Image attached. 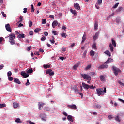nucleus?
Segmentation results:
<instances>
[{"mask_svg": "<svg viewBox=\"0 0 124 124\" xmlns=\"http://www.w3.org/2000/svg\"><path fill=\"white\" fill-rule=\"evenodd\" d=\"M124 10V8L123 7H119L117 10L116 12H121V11H123Z\"/></svg>", "mask_w": 124, "mask_h": 124, "instance_id": "bb28decb", "label": "nucleus"}, {"mask_svg": "<svg viewBox=\"0 0 124 124\" xmlns=\"http://www.w3.org/2000/svg\"><path fill=\"white\" fill-rule=\"evenodd\" d=\"M94 28L95 31H97V28H98V22L97 21L95 22V23L94 24Z\"/></svg>", "mask_w": 124, "mask_h": 124, "instance_id": "aec40b11", "label": "nucleus"}, {"mask_svg": "<svg viewBox=\"0 0 124 124\" xmlns=\"http://www.w3.org/2000/svg\"><path fill=\"white\" fill-rule=\"evenodd\" d=\"M21 75L23 76V78H27V77H29V74L26 73L25 71H22L21 73Z\"/></svg>", "mask_w": 124, "mask_h": 124, "instance_id": "9d476101", "label": "nucleus"}, {"mask_svg": "<svg viewBox=\"0 0 124 124\" xmlns=\"http://www.w3.org/2000/svg\"><path fill=\"white\" fill-rule=\"evenodd\" d=\"M31 46H30L27 48V51L29 52V51H31Z\"/></svg>", "mask_w": 124, "mask_h": 124, "instance_id": "680f3d73", "label": "nucleus"}, {"mask_svg": "<svg viewBox=\"0 0 124 124\" xmlns=\"http://www.w3.org/2000/svg\"><path fill=\"white\" fill-rule=\"evenodd\" d=\"M29 27L31 28V26H32V21L30 20L29 21Z\"/></svg>", "mask_w": 124, "mask_h": 124, "instance_id": "a19ab883", "label": "nucleus"}, {"mask_svg": "<svg viewBox=\"0 0 124 124\" xmlns=\"http://www.w3.org/2000/svg\"><path fill=\"white\" fill-rule=\"evenodd\" d=\"M104 53L106 54V55H107L108 57H111V56H112V53H111L109 50H106L104 52Z\"/></svg>", "mask_w": 124, "mask_h": 124, "instance_id": "412c9836", "label": "nucleus"}, {"mask_svg": "<svg viewBox=\"0 0 124 124\" xmlns=\"http://www.w3.org/2000/svg\"><path fill=\"white\" fill-rule=\"evenodd\" d=\"M29 35H33V31H31L29 32Z\"/></svg>", "mask_w": 124, "mask_h": 124, "instance_id": "e2e57ef3", "label": "nucleus"}, {"mask_svg": "<svg viewBox=\"0 0 124 124\" xmlns=\"http://www.w3.org/2000/svg\"><path fill=\"white\" fill-rule=\"evenodd\" d=\"M78 66H79V63H77L73 66V68L75 70H77V69L78 68Z\"/></svg>", "mask_w": 124, "mask_h": 124, "instance_id": "cd10ccee", "label": "nucleus"}, {"mask_svg": "<svg viewBox=\"0 0 124 124\" xmlns=\"http://www.w3.org/2000/svg\"><path fill=\"white\" fill-rule=\"evenodd\" d=\"M115 121H117V122H119V123L121 122V120L120 119V117H119V116H116L114 118Z\"/></svg>", "mask_w": 124, "mask_h": 124, "instance_id": "f704fd0d", "label": "nucleus"}, {"mask_svg": "<svg viewBox=\"0 0 124 124\" xmlns=\"http://www.w3.org/2000/svg\"><path fill=\"white\" fill-rule=\"evenodd\" d=\"M46 40V37H45V36H43L42 37V38H41V40L42 41H44V40Z\"/></svg>", "mask_w": 124, "mask_h": 124, "instance_id": "8fccbe9b", "label": "nucleus"}, {"mask_svg": "<svg viewBox=\"0 0 124 124\" xmlns=\"http://www.w3.org/2000/svg\"><path fill=\"white\" fill-rule=\"evenodd\" d=\"M26 37V35H25V34H19V35H18L17 38H25Z\"/></svg>", "mask_w": 124, "mask_h": 124, "instance_id": "b1692460", "label": "nucleus"}, {"mask_svg": "<svg viewBox=\"0 0 124 124\" xmlns=\"http://www.w3.org/2000/svg\"><path fill=\"white\" fill-rule=\"evenodd\" d=\"M97 2L98 4H101L102 3V0H98Z\"/></svg>", "mask_w": 124, "mask_h": 124, "instance_id": "bf43d9fd", "label": "nucleus"}, {"mask_svg": "<svg viewBox=\"0 0 124 124\" xmlns=\"http://www.w3.org/2000/svg\"><path fill=\"white\" fill-rule=\"evenodd\" d=\"M46 74H49L50 76H53L55 74V72L53 71L51 69H48L46 70Z\"/></svg>", "mask_w": 124, "mask_h": 124, "instance_id": "423d86ee", "label": "nucleus"}, {"mask_svg": "<svg viewBox=\"0 0 124 124\" xmlns=\"http://www.w3.org/2000/svg\"><path fill=\"white\" fill-rule=\"evenodd\" d=\"M5 27L7 31H9V32H11V31H12V29H11V27H10V25L9 24V23L6 24L5 25Z\"/></svg>", "mask_w": 124, "mask_h": 124, "instance_id": "0eeeda50", "label": "nucleus"}, {"mask_svg": "<svg viewBox=\"0 0 124 124\" xmlns=\"http://www.w3.org/2000/svg\"><path fill=\"white\" fill-rule=\"evenodd\" d=\"M92 49H95V50H96V43L95 42H94L92 45Z\"/></svg>", "mask_w": 124, "mask_h": 124, "instance_id": "7c9ffc66", "label": "nucleus"}, {"mask_svg": "<svg viewBox=\"0 0 124 124\" xmlns=\"http://www.w3.org/2000/svg\"><path fill=\"white\" fill-rule=\"evenodd\" d=\"M70 11H71V13H72V14H74V15H75V16H77V12H76V10L70 9Z\"/></svg>", "mask_w": 124, "mask_h": 124, "instance_id": "6ab92c4d", "label": "nucleus"}, {"mask_svg": "<svg viewBox=\"0 0 124 124\" xmlns=\"http://www.w3.org/2000/svg\"><path fill=\"white\" fill-rule=\"evenodd\" d=\"M90 55L91 56H94V51L93 50L90 51Z\"/></svg>", "mask_w": 124, "mask_h": 124, "instance_id": "49530a36", "label": "nucleus"}, {"mask_svg": "<svg viewBox=\"0 0 124 124\" xmlns=\"http://www.w3.org/2000/svg\"><path fill=\"white\" fill-rule=\"evenodd\" d=\"M67 107L71 108V109H73L74 110H76L77 109V107L75 105H68Z\"/></svg>", "mask_w": 124, "mask_h": 124, "instance_id": "6e6552de", "label": "nucleus"}, {"mask_svg": "<svg viewBox=\"0 0 124 124\" xmlns=\"http://www.w3.org/2000/svg\"><path fill=\"white\" fill-rule=\"evenodd\" d=\"M98 35H99V32H96L95 35L93 36V39L94 41H95L97 38H98Z\"/></svg>", "mask_w": 124, "mask_h": 124, "instance_id": "1a4fd4ad", "label": "nucleus"}, {"mask_svg": "<svg viewBox=\"0 0 124 124\" xmlns=\"http://www.w3.org/2000/svg\"><path fill=\"white\" fill-rule=\"evenodd\" d=\"M8 79L9 81H13V77H12L11 76L8 77Z\"/></svg>", "mask_w": 124, "mask_h": 124, "instance_id": "37998d69", "label": "nucleus"}, {"mask_svg": "<svg viewBox=\"0 0 124 124\" xmlns=\"http://www.w3.org/2000/svg\"><path fill=\"white\" fill-rule=\"evenodd\" d=\"M3 67H4V65L1 64V65H0V70H1V69H2Z\"/></svg>", "mask_w": 124, "mask_h": 124, "instance_id": "052dcab7", "label": "nucleus"}, {"mask_svg": "<svg viewBox=\"0 0 124 124\" xmlns=\"http://www.w3.org/2000/svg\"><path fill=\"white\" fill-rule=\"evenodd\" d=\"M3 107H6V105L5 104H0V108H3Z\"/></svg>", "mask_w": 124, "mask_h": 124, "instance_id": "4c0bfd02", "label": "nucleus"}, {"mask_svg": "<svg viewBox=\"0 0 124 124\" xmlns=\"http://www.w3.org/2000/svg\"><path fill=\"white\" fill-rule=\"evenodd\" d=\"M67 120L70 122H73V119L72 118V116L69 115L67 117Z\"/></svg>", "mask_w": 124, "mask_h": 124, "instance_id": "4be33fe9", "label": "nucleus"}, {"mask_svg": "<svg viewBox=\"0 0 124 124\" xmlns=\"http://www.w3.org/2000/svg\"><path fill=\"white\" fill-rule=\"evenodd\" d=\"M108 67V65L103 64L102 65H100L98 68V69H104V68H107Z\"/></svg>", "mask_w": 124, "mask_h": 124, "instance_id": "ddd939ff", "label": "nucleus"}, {"mask_svg": "<svg viewBox=\"0 0 124 124\" xmlns=\"http://www.w3.org/2000/svg\"><path fill=\"white\" fill-rule=\"evenodd\" d=\"M118 99H119V101H121V102H122V103L124 104V100H123L122 99H120V98H119Z\"/></svg>", "mask_w": 124, "mask_h": 124, "instance_id": "69168bd1", "label": "nucleus"}, {"mask_svg": "<svg viewBox=\"0 0 124 124\" xmlns=\"http://www.w3.org/2000/svg\"><path fill=\"white\" fill-rule=\"evenodd\" d=\"M27 73L30 74V73H32L33 72V70L32 69H29L26 71Z\"/></svg>", "mask_w": 124, "mask_h": 124, "instance_id": "c9c22d12", "label": "nucleus"}, {"mask_svg": "<svg viewBox=\"0 0 124 124\" xmlns=\"http://www.w3.org/2000/svg\"><path fill=\"white\" fill-rule=\"evenodd\" d=\"M51 110V108L48 106H46L44 108V111H50Z\"/></svg>", "mask_w": 124, "mask_h": 124, "instance_id": "c85d7f7f", "label": "nucleus"}, {"mask_svg": "<svg viewBox=\"0 0 124 124\" xmlns=\"http://www.w3.org/2000/svg\"><path fill=\"white\" fill-rule=\"evenodd\" d=\"M112 69L113 70L114 75L116 76H117V75H119V73H120L121 72V70L120 69H119L118 68L116 67L115 66H112Z\"/></svg>", "mask_w": 124, "mask_h": 124, "instance_id": "7ed1b4c3", "label": "nucleus"}, {"mask_svg": "<svg viewBox=\"0 0 124 124\" xmlns=\"http://www.w3.org/2000/svg\"><path fill=\"white\" fill-rule=\"evenodd\" d=\"M119 4H120V3H117L116 4H115V5L112 7V8H117V7H118V6H119Z\"/></svg>", "mask_w": 124, "mask_h": 124, "instance_id": "e433bc0d", "label": "nucleus"}, {"mask_svg": "<svg viewBox=\"0 0 124 124\" xmlns=\"http://www.w3.org/2000/svg\"><path fill=\"white\" fill-rule=\"evenodd\" d=\"M114 62L113 59L108 58L107 61L105 62V63H110V62Z\"/></svg>", "mask_w": 124, "mask_h": 124, "instance_id": "f3484780", "label": "nucleus"}, {"mask_svg": "<svg viewBox=\"0 0 124 124\" xmlns=\"http://www.w3.org/2000/svg\"><path fill=\"white\" fill-rule=\"evenodd\" d=\"M28 123H29L30 124H35V123H34V122H31V120H29V121H28Z\"/></svg>", "mask_w": 124, "mask_h": 124, "instance_id": "0e129e2a", "label": "nucleus"}, {"mask_svg": "<svg viewBox=\"0 0 124 124\" xmlns=\"http://www.w3.org/2000/svg\"><path fill=\"white\" fill-rule=\"evenodd\" d=\"M74 6L77 10H80V5L78 3L74 4Z\"/></svg>", "mask_w": 124, "mask_h": 124, "instance_id": "f8f14e48", "label": "nucleus"}, {"mask_svg": "<svg viewBox=\"0 0 124 124\" xmlns=\"http://www.w3.org/2000/svg\"><path fill=\"white\" fill-rule=\"evenodd\" d=\"M92 67V65H89L85 68V70H88V69H90Z\"/></svg>", "mask_w": 124, "mask_h": 124, "instance_id": "79ce46f5", "label": "nucleus"}, {"mask_svg": "<svg viewBox=\"0 0 124 124\" xmlns=\"http://www.w3.org/2000/svg\"><path fill=\"white\" fill-rule=\"evenodd\" d=\"M23 13H27V11H28V9L27 8H24L23 9Z\"/></svg>", "mask_w": 124, "mask_h": 124, "instance_id": "6e6d98bb", "label": "nucleus"}, {"mask_svg": "<svg viewBox=\"0 0 124 124\" xmlns=\"http://www.w3.org/2000/svg\"><path fill=\"white\" fill-rule=\"evenodd\" d=\"M86 39H87V37H86V34H84L82 37V40L81 41V43H84V42H85V41H86Z\"/></svg>", "mask_w": 124, "mask_h": 124, "instance_id": "a878e982", "label": "nucleus"}, {"mask_svg": "<svg viewBox=\"0 0 124 124\" xmlns=\"http://www.w3.org/2000/svg\"><path fill=\"white\" fill-rule=\"evenodd\" d=\"M13 107L14 108H17V107H19V103L14 102L13 103Z\"/></svg>", "mask_w": 124, "mask_h": 124, "instance_id": "393cba45", "label": "nucleus"}, {"mask_svg": "<svg viewBox=\"0 0 124 124\" xmlns=\"http://www.w3.org/2000/svg\"><path fill=\"white\" fill-rule=\"evenodd\" d=\"M11 75H12V73L11 72V71H9V72H8L7 73L8 77L11 76Z\"/></svg>", "mask_w": 124, "mask_h": 124, "instance_id": "ea45409f", "label": "nucleus"}, {"mask_svg": "<svg viewBox=\"0 0 124 124\" xmlns=\"http://www.w3.org/2000/svg\"><path fill=\"white\" fill-rule=\"evenodd\" d=\"M73 89L75 91V92L76 93H79L80 92V91H79V90H78L76 87H74Z\"/></svg>", "mask_w": 124, "mask_h": 124, "instance_id": "2f4dec72", "label": "nucleus"}, {"mask_svg": "<svg viewBox=\"0 0 124 124\" xmlns=\"http://www.w3.org/2000/svg\"><path fill=\"white\" fill-rule=\"evenodd\" d=\"M43 67L44 68H45V69H47V68H50V65L44 64L43 65Z\"/></svg>", "mask_w": 124, "mask_h": 124, "instance_id": "473e14b6", "label": "nucleus"}, {"mask_svg": "<svg viewBox=\"0 0 124 124\" xmlns=\"http://www.w3.org/2000/svg\"><path fill=\"white\" fill-rule=\"evenodd\" d=\"M120 22H121V18H116V23H117V24H119Z\"/></svg>", "mask_w": 124, "mask_h": 124, "instance_id": "c03bdc74", "label": "nucleus"}, {"mask_svg": "<svg viewBox=\"0 0 124 124\" xmlns=\"http://www.w3.org/2000/svg\"><path fill=\"white\" fill-rule=\"evenodd\" d=\"M112 44H109V48L111 52H114V47H116L117 46V43H116V41L114 40V39H111ZM113 45L114 47L113 46Z\"/></svg>", "mask_w": 124, "mask_h": 124, "instance_id": "f03ea898", "label": "nucleus"}, {"mask_svg": "<svg viewBox=\"0 0 124 124\" xmlns=\"http://www.w3.org/2000/svg\"><path fill=\"white\" fill-rule=\"evenodd\" d=\"M82 86L83 87L84 89H85V90H89V85L85 84V83H82Z\"/></svg>", "mask_w": 124, "mask_h": 124, "instance_id": "4468645a", "label": "nucleus"}, {"mask_svg": "<svg viewBox=\"0 0 124 124\" xmlns=\"http://www.w3.org/2000/svg\"><path fill=\"white\" fill-rule=\"evenodd\" d=\"M1 14L4 18H6V14L4 13V12H1Z\"/></svg>", "mask_w": 124, "mask_h": 124, "instance_id": "09e8293b", "label": "nucleus"}, {"mask_svg": "<svg viewBox=\"0 0 124 124\" xmlns=\"http://www.w3.org/2000/svg\"><path fill=\"white\" fill-rule=\"evenodd\" d=\"M14 82H15V83H16V84H18V85L21 84V81H20V80L18 78H14Z\"/></svg>", "mask_w": 124, "mask_h": 124, "instance_id": "a211bd4d", "label": "nucleus"}, {"mask_svg": "<svg viewBox=\"0 0 124 124\" xmlns=\"http://www.w3.org/2000/svg\"><path fill=\"white\" fill-rule=\"evenodd\" d=\"M96 107L97 108H101V106H100V105H98V104H97V105H96Z\"/></svg>", "mask_w": 124, "mask_h": 124, "instance_id": "338daca9", "label": "nucleus"}, {"mask_svg": "<svg viewBox=\"0 0 124 124\" xmlns=\"http://www.w3.org/2000/svg\"><path fill=\"white\" fill-rule=\"evenodd\" d=\"M108 118L109 120H112V119H114V116L112 115H110L108 116Z\"/></svg>", "mask_w": 124, "mask_h": 124, "instance_id": "a18cd8bd", "label": "nucleus"}, {"mask_svg": "<svg viewBox=\"0 0 124 124\" xmlns=\"http://www.w3.org/2000/svg\"><path fill=\"white\" fill-rule=\"evenodd\" d=\"M41 31V29L40 28H36L34 30V32H35V33H37L38 32H39Z\"/></svg>", "mask_w": 124, "mask_h": 124, "instance_id": "c756f323", "label": "nucleus"}, {"mask_svg": "<svg viewBox=\"0 0 124 124\" xmlns=\"http://www.w3.org/2000/svg\"><path fill=\"white\" fill-rule=\"evenodd\" d=\"M44 35H45V36H48V33H47V32H44Z\"/></svg>", "mask_w": 124, "mask_h": 124, "instance_id": "774afa93", "label": "nucleus"}, {"mask_svg": "<svg viewBox=\"0 0 124 124\" xmlns=\"http://www.w3.org/2000/svg\"><path fill=\"white\" fill-rule=\"evenodd\" d=\"M61 35L62 37H63L64 38H66V36H67V35H66V33H61Z\"/></svg>", "mask_w": 124, "mask_h": 124, "instance_id": "72a5a7b5", "label": "nucleus"}, {"mask_svg": "<svg viewBox=\"0 0 124 124\" xmlns=\"http://www.w3.org/2000/svg\"><path fill=\"white\" fill-rule=\"evenodd\" d=\"M100 80L101 82H105V76L101 75L100 76Z\"/></svg>", "mask_w": 124, "mask_h": 124, "instance_id": "dca6fc26", "label": "nucleus"}, {"mask_svg": "<svg viewBox=\"0 0 124 124\" xmlns=\"http://www.w3.org/2000/svg\"><path fill=\"white\" fill-rule=\"evenodd\" d=\"M45 105V104H44V103H42V102L39 103L38 106H39V110H42V108H43V106H44Z\"/></svg>", "mask_w": 124, "mask_h": 124, "instance_id": "9b49d317", "label": "nucleus"}, {"mask_svg": "<svg viewBox=\"0 0 124 124\" xmlns=\"http://www.w3.org/2000/svg\"><path fill=\"white\" fill-rule=\"evenodd\" d=\"M51 37L52 39H50L49 41L52 44H55V37H54V36H52Z\"/></svg>", "mask_w": 124, "mask_h": 124, "instance_id": "5701e85b", "label": "nucleus"}, {"mask_svg": "<svg viewBox=\"0 0 124 124\" xmlns=\"http://www.w3.org/2000/svg\"><path fill=\"white\" fill-rule=\"evenodd\" d=\"M81 76L85 80H89V81H91V80H92V78H91V76H90L89 75H88L87 74H81Z\"/></svg>", "mask_w": 124, "mask_h": 124, "instance_id": "39448f33", "label": "nucleus"}, {"mask_svg": "<svg viewBox=\"0 0 124 124\" xmlns=\"http://www.w3.org/2000/svg\"><path fill=\"white\" fill-rule=\"evenodd\" d=\"M52 28L55 29L56 26H58V21L57 20L53 21L52 23Z\"/></svg>", "mask_w": 124, "mask_h": 124, "instance_id": "2eb2a0df", "label": "nucleus"}, {"mask_svg": "<svg viewBox=\"0 0 124 124\" xmlns=\"http://www.w3.org/2000/svg\"><path fill=\"white\" fill-rule=\"evenodd\" d=\"M86 55H87V50H85L83 53V57H84V58H85V56H86Z\"/></svg>", "mask_w": 124, "mask_h": 124, "instance_id": "13d9d810", "label": "nucleus"}, {"mask_svg": "<svg viewBox=\"0 0 124 124\" xmlns=\"http://www.w3.org/2000/svg\"><path fill=\"white\" fill-rule=\"evenodd\" d=\"M16 123H22V121H21V119L20 118H17L16 120L15 121Z\"/></svg>", "mask_w": 124, "mask_h": 124, "instance_id": "58836bf2", "label": "nucleus"}, {"mask_svg": "<svg viewBox=\"0 0 124 124\" xmlns=\"http://www.w3.org/2000/svg\"><path fill=\"white\" fill-rule=\"evenodd\" d=\"M56 31H52V33H53L54 35H58V33Z\"/></svg>", "mask_w": 124, "mask_h": 124, "instance_id": "864d4df0", "label": "nucleus"}, {"mask_svg": "<svg viewBox=\"0 0 124 124\" xmlns=\"http://www.w3.org/2000/svg\"><path fill=\"white\" fill-rule=\"evenodd\" d=\"M8 37L9 39V42H10L12 45H14V44H15V41H14L15 38V34L14 33L10 34Z\"/></svg>", "mask_w": 124, "mask_h": 124, "instance_id": "f257e3e1", "label": "nucleus"}, {"mask_svg": "<svg viewBox=\"0 0 124 124\" xmlns=\"http://www.w3.org/2000/svg\"><path fill=\"white\" fill-rule=\"evenodd\" d=\"M49 18H50V19H54L55 16H54L53 15H50L49 16Z\"/></svg>", "mask_w": 124, "mask_h": 124, "instance_id": "3c124183", "label": "nucleus"}, {"mask_svg": "<svg viewBox=\"0 0 124 124\" xmlns=\"http://www.w3.org/2000/svg\"><path fill=\"white\" fill-rule=\"evenodd\" d=\"M47 22L46 19H42V24H45Z\"/></svg>", "mask_w": 124, "mask_h": 124, "instance_id": "603ef678", "label": "nucleus"}, {"mask_svg": "<svg viewBox=\"0 0 124 124\" xmlns=\"http://www.w3.org/2000/svg\"><path fill=\"white\" fill-rule=\"evenodd\" d=\"M96 92L98 96H100V95H104V93H103V89L102 88L97 89Z\"/></svg>", "mask_w": 124, "mask_h": 124, "instance_id": "20e7f679", "label": "nucleus"}, {"mask_svg": "<svg viewBox=\"0 0 124 124\" xmlns=\"http://www.w3.org/2000/svg\"><path fill=\"white\" fill-rule=\"evenodd\" d=\"M25 85L26 86H29V85H30V81H29V79H27V82Z\"/></svg>", "mask_w": 124, "mask_h": 124, "instance_id": "5fc2aeb1", "label": "nucleus"}, {"mask_svg": "<svg viewBox=\"0 0 124 124\" xmlns=\"http://www.w3.org/2000/svg\"><path fill=\"white\" fill-rule=\"evenodd\" d=\"M118 84L120 85L121 86H123V87H124V83L122 82L121 81H118Z\"/></svg>", "mask_w": 124, "mask_h": 124, "instance_id": "de8ad7c7", "label": "nucleus"}, {"mask_svg": "<svg viewBox=\"0 0 124 124\" xmlns=\"http://www.w3.org/2000/svg\"><path fill=\"white\" fill-rule=\"evenodd\" d=\"M23 21V16H20L19 17V23H20V22H22Z\"/></svg>", "mask_w": 124, "mask_h": 124, "instance_id": "4d7b16f0", "label": "nucleus"}]
</instances>
